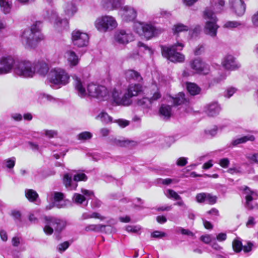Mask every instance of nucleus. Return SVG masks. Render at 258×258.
Instances as JSON below:
<instances>
[{"label": "nucleus", "instance_id": "a19ab883", "mask_svg": "<svg viewBox=\"0 0 258 258\" xmlns=\"http://www.w3.org/2000/svg\"><path fill=\"white\" fill-rule=\"evenodd\" d=\"M88 179L86 175L83 173L81 172H77L76 174L74 175L73 177L74 181L77 182L80 181H86Z\"/></svg>", "mask_w": 258, "mask_h": 258}, {"label": "nucleus", "instance_id": "3c124183", "mask_svg": "<svg viewBox=\"0 0 258 258\" xmlns=\"http://www.w3.org/2000/svg\"><path fill=\"white\" fill-rule=\"evenodd\" d=\"M207 193L202 192L197 195L196 197V201L199 203H204L206 201Z\"/></svg>", "mask_w": 258, "mask_h": 258}, {"label": "nucleus", "instance_id": "69168bd1", "mask_svg": "<svg viewBox=\"0 0 258 258\" xmlns=\"http://www.w3.org/2000/svg\"><path fill=\"white\" fill-rule=\"evenodd\" d=\"M247 158L253 162L258 163V153H255L252 155H249Z\"/></svg>", "mask_w": 258, "mask_h": 258}, {"label": "nucleus", "instance_id": "37998d69", "mask_svg": "<svg viewBox=\"0 0 258 258\" xmlns=\"http://www.w3.org/2000/svg\"><path fill=\"white\" fill-rule=\"evenodd\" d=\"M166 192V195L168 198L173 199L175 200H181V197L174 190L172 189H168Z\"/></svg>", "mask_w": 258, "mask_h": 258}, {"label": "nucleus", "instance_id": "052dcab7", "mask_svg": "<svg viewBox=\"0 0 258 258\" xmlns=\"http://www.w3.org/2000/svg\"><path fill=\"white\" fill-rule=\"evenodd\" d=\"M236 89L234 88H229L225 92L224 96L226 97L230 98L236 92Z\"/></svg>", "mask_w": 258, "mask_h": 258}, {"label": "nucleus", "instance_id": "6ab92c4d", "mask_svg": "<svg viewBox=\"0 0 258 258\" xmlns=\"http://www.w3.org/2000/svg\"><path fill=\"white\" fill-rule=\"evenodd\" d=\"M222 64L227 70H234L239 68L240 64L238 63L235 58L231 55H227L224 58Z\"/></svg>", "mask_w": 258, "mask_h": 258}, {"label": "nucleus", "instance_id": "bb28decb", "mask_svg": "<svg viewBox=\"0 0 258 258\" xmlns=\"http://www.w3.org/2000/svg\"><path fill=\"white\" fill-rule=\"evenodd\" d=\"M63 183L65 186L70 190L76 189L78 186V184L76 182L73 181L72 175L68 173L64 175Z\"/></svg>", "mask_w": 258, "mask_h": 258}, {"label": "nucleus", "instance_id": "2eb2a0df", "mask_svg": "<svg viewBox=\"0 0 258 258\" xmlns=\"http://www.w3.org/2000/svg\"><path fill=\"white\" fill-rule=\"evenodd\" d=\"M114 39L119 44H125L133 40L134 36L133 34L128 31L120 30L115 32Z\"/></svg>", "mask_w": 258, "mask_h": 258}, {"label": "nucleus", "instance_id": "473e14b6", "mask_svg": "<svg viewBox=\"0 0 258 258\" xmlns=\"http://www.w3.org/2000/svg\"><path fill=\"white\" fill-rule=\"evenodd\" d=\"M159 113L160 115L165 119H168L171 115V107L169 105H162L160 108Z\"/></svg>", "mask_w": 258, "mask_h": 258}, {"label": "nucleus", "instance_id": "13d9d810", "mask_svg": "<svg viewBox=\"0 0 258 258\" xmlns=\"http://www.w3.org/2000/svg\"><path fill=\"white\" fill-rule=\"evenodd\" d=\"M217 132V127H214L211 130H205V134L209 136L213 137L215 136Z\"/></svg>", "mask_w": 258, "mask_h": 258}, {"label": "nucleus", "instance_id": "a211bd4d", "mask_svg": "<svg viewBox=\"0 0 258 258\" xmlns=\"http://www.w3.org/2000/svg\"><path fill=\"white\" fill-rule=\"evenodd\" d=\"M124 3V0H104L102 2V5L106 10L111 11L120 9Z\"/></svg>", "mask_w": 258, "mask_h": 258}, {"label": "nucleus", "instance_id": "c756f323", "mask_svg": "<svg viewBox=\"0 0 258 258\" xmlns=\"http://www.w3.org/2000/svg\"><path fill=\"white\" fill-rule=\"evenodd\" d=\"M12 7V0H0L1 10L5 14L10 13Z\"/></svg>", "mask_w": 258, "mask_h": 258}, {"label": "nucleus", "instance_id": "f257e3e1", "mask_svg": "<svg viewBox=\"0 0 258 258\" xmlns=\"http://www.w3.org/2000/svg\"><path fill=\"white\" fill-rule=\"evenodd\" d=\"M142 91V85L139 84H132L128 86L123 95H122L120 90L114 89L112 97L113 101L117 105L129 106L132 103V98L138 96Z\"/></svg>", "mask_w": 258, "mask_h": 258}, {"label": "nucleus", "instance_id": "e433bc0d", "mask_svg": "<svg viewBox=\"0 0 258 258\" xmlns=\"http://www.w3.org/2000/svg\"><path fill=\"white\" fill-rule=\"evenodd\" d=\"M151 100L148 98H143L142 99L139 100L138 101V105L144 108H150L151 105Z\"/></svg>", "mask_w": 258, "mask_h": 258}, {"label": "nucleus", "instance_id": "393cba45", "mask_svg": "<svg viewBox=\"0 0 258 258\" xmlns=\"http://www.w3.org/2000/svg\"><path fill=\"white\" fill-rule=\"evenodd\" d=\"M54 206L58 208H64L66 204V202L63 200L64 194L60 192L55 191L53 194Z\"/></svg>", "mask_w": 258, "mask_h": 258}, {"label": "nucleus", "instance_id": "412c9836", "mask_svg": "<svg viewBox=\"0 0 258 258\" xmlns=\"http://www.w3.org/2000/svg\"><path fill=\"white\" fill-rule=\"evenodd\" d=\"M232 9L237 16H242L245 11V5L242 0H229Z\"/></svg>", "mask_w": 258, "mask_h": 258}, {"label": "nucleus", "instance_id": "680f3d73", "mask_svg": "<svg viewBox=\"0 0 258 258\" xmlns=\"http://www.w3.org/2000/svg\"><path fill=\"white\" fill-rule=\"evenodd\" d=\"M126 230L128 232L137 233L140 230V228L137 226H127Z\"/></svg>", "mask_w": 258, "mask_h": 258}, {"label": "nucleus", "instance_id": "c03bdc74", "mask_svg": "<svg viewBox=\"0 0 258 258\" xmlns=\"http://www.w3.org/2000/svg\"><path fill=\"white\" fill-rule=\"evenodd\" d=\"M92 137V134L89 132H83L78 135V139L83 141L90 139Z\"/></svg>", "mask_w": 258, "mask_h": 258}, {"label": "nucleus", "instance_id": "6e6552de", "mask_svg": "<svg viewBox=\"0 0 258 258\" xmlns=\"http://www.w3.org/2000/svg\"><path fill=\"white\" fill-rule=\"evenodd\" d=\"M94 24L96 29L101 32L112 30L117 26V23L115 18L108 15L98 18Z\"/></svg>", "mask_w": 258, "mask_h": 258}, {"label": "nucleus", "instance_id": "b1692460", "mask_svg": "<svg viewBox=\"0 0 258 258\" xmlns=\"http://www.w3.org/2000/svg\"><path fill=\"white\" fill-rule=\"evenodd\" d=\"M221 110L220 105L217 102H212L205 107V112L209 116H215Z\"/></svg>", "mask_w": 258, "mask_h": 258}, {"label": "nucleus", "instance_id": "58836bf2", "mask_svg": "<svg viewBox=\"0 0 258 258\" xmlns=\"http://www.w3.org/2000/svg\"><path fill=\"white\" fill-rule=\"evenodd\" d=\"M74 202L77 204H81L86 200V198L83 195L76 193L73 196Z\"/></svg>", "mask_w": 258, "mask_h": 258}, {"label": "nucleus", "instance_id": "c85d7f7f", "mask_svg": "<svg viewBox=\"0 0 258 258\" xmlns=\"http://www.w3.org/2000/svg\"><path fill=\"white\" fill-rule=\"evenodd\" d=\"M125 76L126 79L129 81L133 80L140 82L143 80L140 73L133 70L126 71L125 73Z\"/></svg>", "mask_w": 258, "mask_h": 258}, {"label": "nucleus", "instance_id": "9b49d317", "mask_svg": "<svg viewBox=\"0 0 258 258\" xmlns=\"http://www.w3.org/2000/svg\"><path fill=\"white\" fill-rule=\"evenodd\" d=\"M246 200L245 207L250 210L258 208L257 204L254 202L258 198V194L255 191L251 190L248 186L241 187Z\"/></svg>", "mask_w": 258, "mask_h": 258}, {"label": "nucleus", "instance_id": "aec40b11", "mask_svg": "<svg viewBox=\"0 0 258 258\" xmlns=\"http://www.w3.org/2000/svg\"><path fill=\"white\" fill-rule=\"evenodd\" d=\"M50 19L54 21L55 26L58 30H61L68 27L69 21L67 19H61L58 17L55 12H51Z\"/></svg>", "mask_w": 258, "mask_h": 258}, {"label": "nucleus", "instance_id": "5fc2aeb1", "mask_svg": "<svg viewBox=\"0 0 258 258\" xmlns=\"http://www.w3.org/2000/svg\"><path fill=\"white\" fill-rule=\"evenodd\" d=\"M187 163V158L186 157H180L179 158L176 162V165L178 166H184Z\"/></svg>", "mask_w": 258, "mask_h": 258}, {"label": "nucleus", "instance_id": "f03ea898", "mask_svg": "<svg viewBox=\"0 0 258 258\" xmlns=\"http://www.w3.org/2000/svg\"><path fill=\"white\" fill-rule=\"evenodd\" d=\"M41 22H36L31 26L30 29L24 31L21 41L25 47L34 48L44 39V35L41 32Z\"/></svg>", "mask_w": 258, "mask_h": 258}, {"label": "nucleus", "instance_id": "2f4dec72", "mask_svg": "<svg viewBox=\"0 0 258 258\" xmlns=\"http://www.w3.org/2000/svg\"><path fill=\"white\" fill-rule=\"evenodd\" d=\"M186 88L189 94L193 96L200 94L201 91V88L194 83H186Z\"/></svg>", "mask_w": 258, "mask_h": 258}, {"label": "nucleus", "instance_id": "bf43d9fd", "mask_svg": "<svg viewBox=\"0 0 258 258\" xmlns=\"http://www.w3.org/2000/svg\"><path fill=\"white\" fill-rule=\"evenodd\" d=\"M166 233L163 232L155 231L151 234V236L154 238H162L166 236Z\"/></svg>", "mask_w": 258, "mask_h": 258}, {"label": "nucleus", "instance_id": "72a5a7b5", "mask_svg": "<svg viewBox=\"0 0 258 258\" xmlns=\"http://www.w3.org/2000/svg\"><path fill=\"white\" fill-rule=\"evenodd\" d=\"M189 30V27L182 23H177L173 25L172 31L174 34H177L182 32H186Z\"/></svg>", "mask_w": 258, "mask_h": 258}, {"label": "nucleus", "instance_id": "a18cd8bd", "mask_svg": "<svg viewBox=\"0 0 258 258\" xmlns=\"http://www.w3.org/2000/svg\"><path fill=\"white\" fill-rule=\"evenodd\" d=\"M112 143L116 146L124 147L129 144V141L127 140H121L114 138L111 140Z\"/></svg>", "mask_w": 258, "mask_h": 258}, {"label": "nucleus", "instance_id": "4c0bfd02", "mask_svg": "<svg viewBox=\"0 0 258 258\" xmlns=\"http://www.w3.org/2000/svg\"><path fill=\"white\" fill-rule=\"evenodd\" d=\"M97 118L105 123L112 122V117L106 112H101L98 115Z\"/></svg>", "mask_w": 258, "mask_h": 258}, {"label": "nucleus", "instance_id": "49530a36", "mask_svg": "<svg viewBox=\"0 0 258 258\" xmlns=\"http://www.w3.org/2000/svg\"><path fill=\"white\" fill-rule=\"evenodd\" d=\"M176 232L177 233H180L182 235H187L189 236L193 237L194 236L195 234L194 233L187 229H184L182 227H177L176 229Z\"/></svg>", "mask_w": 258, "mask_h": 258}, {"label": "nucleus", "instance_id": "ddd939ff", "mask_svg": "<svg viewBox=\"0 0 258 258\" xmlns=\"http://www.w3.org/2000/svg\"><path fill=\"white\" fill-rule=\"evenodd\" d=\"M118 14L123 21L133 22L137 18V10L132 6L125 5L119 10Z\"/></svg>", "mask_w": 258, "mask_h": 258}, {"label": "nucleus", "instance_id": "c9c22d12", "mask_svg": "<svg viewBox=\"0 0 258 258\" xmlns=\"http://www.w3.org/2000/svg\"><path fill=\"white\" fill-rule=\"evenodd\" d=\"M25 194L27 199L31 202L35 201L38 197V194L33 189H26Z\"/></svg>", "mask_w": 258, "mask_h": 258}, {"label": "nucleus", "instance_id": "f3484780", "mask_svg": "<svg viewBox=\"0 0 258 258\" xmlns=\"http://www.w3.org/2000/svg\"><path fill=\"white\" fill-rule=\"evenodd\" d=\"M141 32H138L141 35H144L147 39L158 34V30L152 24H142L140 25Z\"/></svg>", "mask_w": 258, "mask_h": 258}, {"label": "nucleus", "instance_id": "dca6fc26", "mask_svg": "<svg viewBox=\"0 0 258 258\" xmlns=\"http://www.w3.org/2000/svg\"><path fill=\"white\" fill-rule=\"evenodd\" d=\"M73 78L74 80V86L77 94L83 98L87 95V91L86 89V85L84 81L76 75H74Z\"/></svg>", "mask_w": 258, "mask_h": 258}, {"label": "nucleus", "instance_id": "4be33fe9", "mask_svg": "<svg viewBox=\"0 0 258 258\" xmlns=\"http://www.w3.org/2000/svg\"><path fill=\"white\" fill-rule=\"evenodd\" d=\"M64 56L70 67L73 68L78 64L80 58L75 51L72 50H67Z\"/></svg>", "mask_w": 258, "mask_h": 258}, {"label": "nucleus", "instance_id": "e2e57ef3", "mask_svg": "<svg viewBox=\"0 0 258 258\" xmlns=\"http://www.w3.org/2000/svg\"><path fill=\"white\" fill-rule=\"evenodd\" d=\"M81 192L86 199L94 196V192L92 191L84 188L81 189Z\"/></svg>", "mask_w": 258, "mask_h": 258}, {"label": "nucleus", "instance_id": "8fccbe9b", "mask_svg": "<svg viewBox=\"0 0 258 258\" xmlns=\"http://www.w3.org/2000/svg\"><path fill=\"white\" fill-rule=\"evenodd\" d=\"M16 159L15 157H12L5 160L6 167L8 168H13L15 164Z\"/></svg>", "mask_w": 258, "mask_h": 258}, {"label": "nucleus", "instance_id": "338daca9", "mask_svg": "<svg viewBox=\"0 0 258 258\" xmlns=\"http://www.w3.org/2000/svg\"><path fill=\"white\" fill-rule=\"evenodd\" d=\"M45 135L49 138H52L56 136L57 135V133L56 131L53 130H46L45 131Z\"/></svg>", "mask_w": 258, "mask_h": 258}, {"label": "nucleus", "instance_id": "774afa93", "mask_svg": "<svg viewBox=\"0 0 258 258\" xmlns=\"http://www.w3.org/2000/svg\"><path fill=\"white\" fill-rule=\"evenodd\" d=\"M21 242V238L19 237H14L12 240V244L14 246H18Z\"/></svg>", "mask_w": 258, "mask_h": 258}, {"label": "nucleus", "instance_id": "ea45409f", "mask_svg": "<svg viewBox=\"0 0 258 258\" xmlns=\"http://www.w3.org/2000/svg\"><path fill=\"white\" fill-rule=\"evenodd\" d=\"M241 25V23L238 21H227L224 24L223 27L227 29H233L237 28Z\"/></svg>", "mask_w": 258, "mask_h": 258}, {"label": "nucleus", "instance_id": "79ce46f5", "mask_svg": "<svg viewBox=\"0 0 258 258\" xmlns=\"http://www.w3.org/2000/svg\"><path fill=\"white\" fill-rule=\"evenodd\" d=\"M138 46L139 47L141 51L147 52L150 55L153 53V51L151 47L141 42L138 43Z\"/></svg>", "mask_w": 258, "mask_h": 258}, {"label": "nucleus", "instance_id": "09e8293b", "mask_svg": "<svg viewBox=\"0 0 258 258\" xmlns=\"http://www.w3.org/2000/svg\"><path fill=\"white\" fill-rule=\"evenodd\" d=\"M217 197L213 196L210 194L207 193L206 194V201L208 204L210 205H213L217 202Z\"/></svg>", "mask_w": 258, "mask_h": 258}, {"label": "nucleus", "instance_id": "6e6d98bb", "mask_svg": "<svg viewBox=\"0 0 258 258\" xmlns=\"http://www.w3.org/2000/svg\"><path fill=\"white\" fill-rule=\"evenodd\" d=\"M69 246V243L68 241H65L58 245V250L60 252L65 251Z\"/></svg>", "mask_w": 258, "mask_h": 258}, {"label": "nucleus", "instance_id": "f704fd0d", "mask_svg": "<svg viewBox=\"0 0 258 258\" xmlns=\"http://www.w3.org/2000/svg\"><path fill=\"white\" fill-rule=\"evenodd\" d=\"M106 227V226L101 224H92L86 226L85 228V230L87 232H99L103 231Z\"/></svg>", "mask_w": 258, "mask_h": 258}, {"label": "nucleus", "instance_id": "423d86ee", "mask_svg": "<svg viewBox=\"0 0 258 258\" xmlns=\"http://www.w3.org/2000/svg\"><path fill=\"white\" fill-rule=\"evenodd\" d=\"M43 223L44 224L43 231L48 235H51L54 230L60 232L66 225L65 221L52 216H45Z\"/></svg>", "mask_w": 258, "mask_h": 258}, {"label": "nucleus", "instance_id": "7ed1b4c3", "mask_svg": "<svg viewBox=\"0 0 258 258\" xmlns=\"http://www.w3.org/2000/svg\"><path fill=\"white\" fill-rule=\"evenodd\" d=\"M184 45L181 42H177L171 46H161L162 55L174 62H182L185 60V56L177 52L181 50Z\"/></svg>", "mask_w": 258, "mask_h": 258}, {"label": "nucleus", "instance_id": "de8ad7c7", "mask_svg": "<svg viewBox=\"0 0 258 258\" xmlns=\"http://www.w3.org/2000/svg\"><path fill=\"white\" fill-rule=\"evenodd\" d=\"M232 246L235 252H240L241 250L242 247V243L240 240L238 239H235L233 241Z\"/></svg>", "mask_w": 258, "mask_h": 258}, {"label": "nucleus", "instance_id": "20e7f679", "mask_svg": "<svg viewBox=\"0 0 258 258\" xmlns=\"http://www.w3.org/2000/svg\"><path fill=\"white\" fill-rule=\"evenodd\" d=\"M204 18L205 20L204 33L212 38L216 37L219 28L217 24L218 19L216 15L211 10L207 9L204 12Z\"/></svg>", "mask_w": 258, "mask_h": 258}, {"label": "nucleus", "instance_id": "603ef678", "mask_svg": "<svg viewBox=\"0 0 258 258\" xmlns=\"http://www.w3.org/2000/svg\"><path fill=\"white\" fill-rule=\"evenodd\" d=\"M114 122L117 123L119 126L122 128L126 127L130 124V121L128 120L123 119H118L115 120Z\"/></svg>", "mask_w": 258, "mask_h": 258}, {"label": "nucleus", "instance_id": "4468645a", "mask_svg": "<svg viewBox=\"0 0 258 258\" xmlns=\"http://www.w3.org/2000/svg\"><path fill=\"white\" fill-rule=\"evenodd\" d=\"M189 67L193 73L207 75L210 72L209 66L200 58H197L190 61Z\"/></svg>", "mask_w": 258, "mask_h": 258}, {"label": "nucleus", "instance_id": "5701e85b", "mask_svg": "<svg viewBox=\"0 0 258 258\" xmlns=\"http://www.w3.org/2000/svg\"><path fill=\"white\" fill-rule=\"evenodd\" d=\"M33 63L34 69V75L37 73L40 75L45 76L48 73L49 68L45 62L41 61Z\"/></svg>", "mask_w": 258, "mask_h": 258}, {"label": "nucleus", "instance_id": "f8f14e48", "mask_svg": "<svg viewBox=\"0 0 258 258\" xmlns=\"http://www.w3.org/2000/svg\"><path fill=\"white\" fill-rule=\"evenodd\" d=\"M0 44V52L2 50ZM15 61L14 58L9 55H6L0 57V75L10 73L14 69Z\"/></svg>", "mask_w": 258, "mask_h": 258}, {"label": "nucleus", "instance_id": "0eeeda50", "mask_svg": "<svg viewBox=\"0 0 258 258\" xmlns=\"http://www.w3.org/2000/svg\"><path fill=\"white\" fill-rule=\"evenodd\" d=\"M14 73L23 78H32L34 76L33 63L28 60H21L15 64Z\"/></svg>", "mask_w": 258, "mask_h": 258}, {"label": "nucleus", "instance_id": "9d476101", "mask_svg": "<svg viewBox=\"0 0 258 258\" xmlns=\"http://www.w3.org/2000/svg\"><path fill=\"white\" fill-rule=\"evenodd\" d=\"M89 37L85 32L79 30H74L71 34L72 44L77 47H84L88 45Z\"/></svg>", "mask_w": 258, "mask_h": 258}, {"label": "nucleus", "instance_id": "0e129e2a", "mask_svg": "<svg viewBox=\"0 0 258 258\" xmlns=\"http://www.w3.org/2000/svg\"><path fill=\"white\" fill-rule=\"evenodd\" d=\"M220 166L223 168H227L229 164V160L228 158H223L219 161Z\"/></svg>", "mask_w": 258, "mask_h": 258}, {"label": "nucleus", "instance_id": "39448f33", "mask_svg": "<svg viewBox=\"0 0 258 258\" xmlns=\"http://www.w3.org/2000/svg\"><path fill=\"white\" fill-rule=\"evenodd\" d=\"M70 79V76L68 73L61 68L52 69L48 74L49 82L55 85H66L69 83Z\"/></svg>", "mask_w": 258, "mask_h": 258}, {"label": "nucleus", "instance_id": "cd10ccee", "mask_svg": "<svg viewBox=\"0 0 258 258\" xmlns=\"http://www.w3.org/2000/svg\"><path fill=\"white\" fill-rule=\"evenodd\" d=\"M64 12L66 16L71 17L77 12V9L72 2L66 3L63 6Z\"/></svg>", "mask_w": 258, "mask_h": 258}, {"label": "nucleus", "instance_id": "864d4df0", "mask_svg": "<svg viewBox=\"0 0 258 258\" xmlns=\"http://www.w3.org/2000/svg\"><path fill=\"white\" fill-rule=\"evenodd\" d=\"M213 239H215V238L212 235L207 234L201 237V240L207 244L211 242Z\"/></svg>", "mask_w": 258, "mask_h": 258}, {"label": "nucleus", "instance_id": "a878e982", "mask_svg": "<svg viewBox=\"0 0 258 258\" xmlns=\"http://www.w3.org/2000/svg\"><path fill=\"white\" fill-rule=\"evenodd\" d=\"M172 100L174 105H181L187 106L189 104V98H186L182 92L179 93L175 97L172 98Z\"/></svg>", "mask_w": 258, "mask_h": 258}, {"label": "nucleus", "instance_id": "1a4fd4ad", "mask_svg": "<svg viewBox=\"0 0 258 258\" xmlns=\"http://www.w3.org/2000/svg\"><path fill=\"white\" fill-rule=\"evenodd\" d=\"M87 94L93 97L104 99L107 97L108 91L104 86L90 83L87 86Z\"/></svg>", "mask_w": 258, "mask_h": 258}, {"label": "nucleus", "instance_id": "7c9ffc66", "mask_svg": "<svg viewBox=\"0 0 258 258\" xmlns=\"http://www.w3.org/2000/svg\"><path fill=\"white\" fill-rule=\"evenodd\" d=\"M254 139L255 138L253 136L247 135L233 140L231 142V145L233 146H236L239 144L245 143L248 141H253Z\"/></svg>", "mask_w": 258, "mask_h": 258}, {"label": "nucleus", "instance_id": "4d7b16f0", "mask_svg": "<svg viewBox=\"0 0 258 258\" xmlns=\"http://www.w3.org/2000/svg\"><path fill=\"white\" fill-rule=\"evenodd\" d=\"M205 47L203 45H199L194 50V53L196 55L201 54L204 51Z\"/></svg>", "mask_w": 258, "mask_h": 258}]
</instances>
